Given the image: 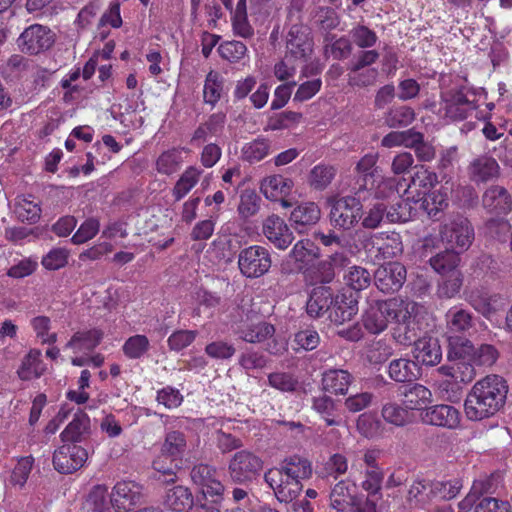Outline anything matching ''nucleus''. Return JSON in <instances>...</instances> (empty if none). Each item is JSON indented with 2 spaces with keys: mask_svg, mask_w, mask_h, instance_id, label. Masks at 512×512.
I'll list each match as a JSON object with an SVG mask.
<instances>
[{
  "mask_svg": "<svg viewBox=\"0 0 512 512\" xmlns=\"http://www.w3.org/2000/svg\"><path fill=\"white\" fill-rule=\"evenodd\" d=\"M508 385L498 375H488L477 381L467 394L464 411L472 421H481L494 416L506 402Z\"/></svg>",
  "mask_w": 512,
  "mask_h": 512,
  "instance_id": "1",
  "label": "nucleus"
},
{
  "mask_svg": "<svg viewBox=\"0 0 512 512\" xmlns=\"http://www.w3.org/2000/svg\"><path fill=\"white\" fill-rule=\"evenodd\" d=\"M312 475V466L308 459L293 455L285 458L279 467L268 469L264 481L273 490L280 502L289 503L296 499L303 489V480Z\"/></svg>",
  "mask_w": 512,
  "mask_h": 512,
  "instance_id": "2",
  "label": "nucleus"
},
{
  "mask_svg": "<svg viewBox=\"0 0 512 512\" xmlns=\"http://www.w3.org/2000/svg\"><path fill=\"white\" fill-rule=\"evenodd\" d=\"M302 3L292 0L287 8V33L285 45L287 54L296 59L306 61L313 53L314 42L311 30L302 23Z\"/></svg>",
  "mask_w": 512,
  "mask_h": 512,
  "instance_id": "3",
  "label": "nucleus"
},
{
  "mask_svg": "<svg viewBox=\"0 0 512 512\" xmlns=\"http://www.w3.org/2000/svg\"><path fill=\"white\" fill-rule=\"evenodd\" d=\"M407 312L405 300L392 298L371 304L362 316L364 328L371 334L383 332L394 318L404 320Z\"/></svg>",
  "mask_w": 512,
  "mask_h": 512,
  "instance_id": "4",
  "label": "nucleus"
},
{
  "mask_svg": "<svg viewBox=\"0 0 512 512\" xmlns=\"http://www.w3.org/2000/svg\"><path fill=\"white\" fill-rule=\"evenodd\" d=\"M478 108L476 93L467 88L452 89L442 94L441 111L453 121H462Z\"/></svg>",
  "mask_w": 512,
  "mask_h": 512,
  "instance_id": "5",
  "label": "nucleus"
},
{
  "mask_svg": "<svg viewBox=\"0 0 512 512\" xmlns=\"http://www.w3.org/2000/svg\"><path fill=\"white\" fill-rule=\"evenodd\" d=\"M240 273L248 279H258L267 274L272 265L270 251L261 245L243 248L238 254Z\"/></svg>",
  "mask_w": 512,
  "mask_h": 512,
  "instance_id": "6",
  "label": "nucleus"
},
{
  "mask_svg": "<svg viewBox=\"0 0 512 512\" xmlns=\"http://www.w3.org/2000/svg\"><path fill=\"white\" fill-rule=\"evenodd\" d=\"M440 237L447 248L465 251L474 240V229L467 218L456 216L442 225Z\"/></svg>",
  "mask_w": 512,
  "mask_h": 512,
  "instance_id": "7",
  "label": "nucleus"
},
{
  "mask_svg": "<svg viewBox=\"0 0 512 512\" xmlns=\"http://www.w3.org/2000/svg\"><path fill=\"white\" fill-rule=\"evenodd\" d=\"M263 468L260 457L248 450L236 452L228 464L229 478L233 483L245 484L251 482Z\"/></svg>",
  "mask_w": 512,
  "mask_h": 512,
  "instance_id": "8",
  "label": "nucleus"
},
{
  "mask_svg": "<svg viewBox=\"0 0 512 512\" xmlns=\"http://www.w3.org/2000/svg\"><path fill=\"white\" fill-rule=\"evenodd\" d=\"M143 500V487L135 481L117 482L110 494V504L115 512H129Z\"/></svg>",
  "mask_w": 512,
  "mask_h": 512,
  "instance_id": "9",
  "label": "nucleus"
},
{
  "mask_svg": "<svg viewBox=\"0 0 512 512\" xmlns=\"http://www.w3.org/2000/svg\"><path fill=\"white\" fill-rule=\"evenodd\" d=\"M362 204L351 196L336 198L331 201L330 219L334 226L350 229L361 218Z\"/></svg>",
  "mask_w": 512,
  "mask_h": 512,
  "instance_id": "10",
  "label": "nucleus"
},
{
  "mask_svg": "<svg viewBox=\"0 0 512 512\" xmlns=\"http://www.w3.org/2000/svg\"><path fill=\"white\" fill-rule=\"evenodd\" d=\"M17 42L22 52L36 55L53 45L54 34L46 26L33 24L21 33Z\"/></svg>",
  "mask_w": 512,
  "mask_h": 512,
  "instance_id": "11",
  "label": "nucleus"
},
{
  "mask_svg": "<svg viewBox=\"0 0 512 512\" xmlns=\"http://www.w3.org/2000/svg\"><path fill=\"white\" fill-rule=\"evenodd\" d=\"M88 459V452L77 444L65 443L55 450L54 468L62 474H70L80 469Z\"/></svg>",
  "mask_w": 512,
  "mask_h": 512,
  "instance_id": "12",
  "label": "nucleus"
},
{
  "mask_svg": "<svg viewBox=\"0 0 512 512\" xmlns=\"http://www.w3.org/2000/svg\"><path fill=\"white\" fill-rule=\"evenodd\" d=\"M406 274V268L403 264L388 262L378 267L375 271V285L384 293H394L403 286Z\"/></svg>",
  "mask_w": 512,
  "mask_h": 512,
  "instance_id": "13",
  "label": "nucleus"
},
{
  "mask_svg": "<svg viewBox=\"0 0 512 512\" xmlns=\"http://www.w3.org/2000/svg\"><path fill=\"white\" fill-rule=\"evenodd\" d=\"M438 183V176L423 165L415 166L410 183L404 190V195L414 203L423 200Z\"/></svg>",
  "mask_w": 512,
  "mask_h": 512,
  "instance_id": "14",
  "label": "nucleus"
},
{
  "mask_svg": "<svg viewBox=\"0 0 512 512\" xmlns=\"http://www.w3.org/2000/svg\"><path fill=\"white\" fill-rule=\"evenodd\" d=\"M420 418L424 424L448 429H454L460 423L459 411L447 404L425 407L420 413Z\"/></svg>",
  "mask_w": 512,
  "mask_h": 512,
  "instance_id": "15",
  "label": "nucleus"
},
{
  "mask_svg": "<svg viewBox=\"0 0 512 512\" xmlns=\"http://www.w3.org/2000/svg\"><path fill=\"white\" fill-rule=\"evenodd\" d=\"M262 232L280 250L287 249L294 240L292 231L278 215H270L263 221Z\"/></svg>",
  "mask_w": 512,
  "mask_h": 512,
  "instance_id": "16",
  "label": "nucleus"
},
{
  "mask_svg": "<svg viewBox=\"0 0 512 512\" xmlns=\"http://www.w3.org/2000/svg\"><path fill=\"white\" fill-rule=\"evenodd\" d=\"M500 166L496 159L489 155L473 158L467 166V175L475 184H482L498 178Z\"/></svg>",
  "mask_w": 512,
  "mask_h": 512,
  "instance_id": "17",
  "label": "nucleus"
},
{
  "mask_svg": "<svg viewBox=\"0 0 512 512\" xmlns=\"http://www.w3.org/2000/svg\"><path fill=\"white\" fill-rule=\"evenodd\" d=\"M192 481L202 487L204 494L221 496L225 490L224 485L217 478V470L207 464L195 465L191 470Z\"/></svg>",
  "mask_w": 512,
  "mask_h": 512,
  "instance_id": "18",
  "label": "nucleus"
},
{
  "mask_svg": "<svg viewBox=\"0 0 512 512\" xmlns=\"http://www.w3.org/2000/svg\"><path fill=\"white\" fill-rule=\"evenodd\" d=\"M413 361L418 365L435 366L441 362L442 350L437 339L420 338L414 342L412 348Z\"/></svg>",
  "mask_w": 512,
  "mask_h": 512,
  "instance_id": "19",
  "label": "nucleus"
},
{
  "mask_svg": "<svg viewBox=\"0 0 512 512\" xmlns=\"http://www.w3.org/2000/svg\"><path fill=\"white\" fill-rule=\"evenodd\" d=\"M482 205L491 214L506 215L512 210V198L503 186L492 185L483 193Z\"/></svg>",
  "mask_w": 512,
  "mask_h": 512,
  "instance_id": "20",
  "label": "nucleus"
},
{
  "mask_svg": "<svg viewBox=\"0 0 512 512\" xmlns=\"http://www.w3.org/2000/svg\"><path fill=\"white\" fill-rule=\"evenodd\" d=\"M321 211L314 202H304L295 207L290 214L291 226L299 234L307 232L320 220Z\"/></svg>",
  "mask_w": 512,
  "mask_h": 512,
  "instance_id": "21",
  "label": "nucleus"
},
{
  "mask_svg": "<svg viewBox=\"0 0 512 512\" xmlns=\"http://www.w3.org/2000/svg\"><path fill=\"white\" fill-rule=\"evenodd\" d=\"M447 333L450 335L466 334L475 325L473 313L462 305H454L445 314Z\"/></svg>",
  "mask_w": 512,
  "mask_h": 512,
  "instance_id": "22",
  "label": "nucleus"
},
{
  "mask_svg": "<svg viewBox=\"0 0 512 512\" xmlns=\"http://www.w3.org/2000/svg\"><path fill=\"white\" fill-rule=\"evenodd\" d=\"M358 301L356 295L352 292L340 293L334 296L333 303L329 311L331 322L340 325L349 321L357 314Z\"/></svg>",
  "mask_w": 512,
  "mask_h": 512,
  "instance_id": "23",
  "label": "nucleus"
},
{
  "mask_svg": "<svg viewBox=\"0 0 512 512\" xmlns=\"http://www.w3.org/2000/svg\"><path fill=\"white\" fill-rule=\"evenodd\" d=\"M468 303L475 311L487 319L506 307V300L499 294L488 295L481 291H472L467 297Z\"/></svg>",
  "mask_w": 512,
  "mask_h": 512,
  "instance_id": "24",
  "label": "nucleus"
},
{
  "mask_svg": "<svg viewBox=\"0 0 512 512\" xmlns=\"http://www.w3.org/2000/svg\"><path fill=\"white\" fill-rule=\"evenodd\" d=\"M387 373L397 383L412 382L420 377L421 367L413 359L400 357L390 361Z\"/></svg>",
  "mask_w": 512,
  "mask_h": 512,
  "instance_id": "25",
  "label": "nucleus"
},
{
  "mask_svg": "<svg viewBox=\"0 0 512 512\" xmlns=\"http://www.w3.org/2000/svg\"><path fill=\"white\" fill-rule=\"evenodd\" d=\"M401 402L408 409L423 410L424 406L432 402V392L426 386L420 383H414L409 386H405L400 390Z\"/></svg>",
  "mask_w": 512,
  "mask_h": 512,
  "instance_id": "26",
  "label": "nucleus"
},
{
  "mask_svg": "<svg viewBox=\"0 0 512 512\" xmlns=\"http://www.w3.org/2000/svg\"><path fill=\"white\" fill-rule=\"evenodd\" d=\"M405 305H407L408 314L404 320L400 318L393 319L395 326L392 329V337L398 344L407 346L412 343L414 344L417 337L414 324L411 322V317L415 312L417 304L415 302L405 300Z\"/></svg>",
  "mask_w": 512,
  "mask_h": 512,
  "instance_id": "27",
  "label": "nucleus"
},
{
  "mask_svg": "<svg viewBox=\"0 0 512 512\" xmlns=\"http://www.w3.org/2000/svg\"><path fill=\"white\" fill-rule=\"evenodd\" d=\"M90 433V418L86 413L79 411L62 431L60 437L64 443L77 444L86 440Z\"/></svg>",
  "mask_w": 512,
  "mask_h": 512,
  "instance_id": "28",
  "label": "nucleus"
},
{
  "mask_svg": "<svg viewBox=\"0 0 512 512\" xmlns=\"http://www.w3.org/2000/svg\"><path fill=\"white\" fill-rule=\"evenodd\" d=\"M311 407L328 426H339L341 424L338 403L326 393L313 396Z\"/></svg>",
  "mask_w": 512,
  "mask_h": 512,
  "instance_id": "29",
  "label": "nucleus"
},
{
  "mask_svg": "<svg viewBox=\"0 0 512 512\" xmlns=\"http://www.w3.org/2000/svg\"><path fill=\"white\" fill-rule=\"evenodd\" d=\"M353 382V376L343 369H329L322 375V388L324 392L335 395H345Z\"/></svg>",
  "mask_w": 512,
  "mask_h": 512,
  "instance_id": "30",
  "label": "nucleus"
},
{
  "mask_svg": "<svg viewBox=\"0 0 512 512\" xmlns=\"http://www.w3.org/2000/svg\"><path fill=\"white\" fill-rule=\"evenodd\" d=\"M42 353L38 349H31L22 359L17 369L18 377L23 381H30L40 378L46 371V365L42 358Z\"/></svg>",
  "mask_w": 512,
  "mask_h": 512,
  "instance_id": "31",
  "label": "nucleus"
},
{
  "mask_svg": "<svg viewBox=\"0 0 512 512\" xmlns=\"http://www.w3.org/2000/svg\"><path fill=\"white\" fill-rule=\"evenodd\" d=\"M333 299L334 296L329 287L313 288L306 305L307 313L314 318L321 317L326 312L329 313Z\"/></svg>",
  "mask_w": 512,
  "mask_h": 512,
  "instance_id": "32",
  "label": "nucleus"
},
{
  "mask_svg": "<svg viewBox=\"0 0 512 512\" xmlns=\"http://www.w3.org/2000/svg\"><path fill=\"white\" fill-rule=\"evenodd\" d=\"M373 245L377 246L378 252L383 259L395 258L402 254L403 244L399 233L381 232L373 235Z\"/></svg>",
  "mask_w": 512,
  "mask_h": 512,
  "instance_id": "33",
  "label": "nucleus"
},
{
  "mask_svg": "<svg viewBox=\"0 0 512 512\" xmlns=\"http://www.w3.org/2000/svg\"><path fill=\"white\" fill-rule=\"evenodd\" d=\"M293 181L282 175H271L264 178L260 189L263 195L270 200L277 201L288 196L292 190Z\"/></svg>",
  "mask_w": 512,
  "mask_h": 512,
  "instance_id": "34",
  "label": "nucleus"
},
{
  "mask_svg": "<svg viewBox=\"0 0 512 512\" xmlns=\"http://www.w3.org/2000/svg\"><path fill=\"white\" fill-rule=\"evenodd\" d=\"M356 486L346 481L338 482L330 493V505L337 512H348L357 499Z\"/></svg>",
  "mask_w": 512,
  "mask_h": 512,
  "instance_id": "35",
  "label": "nucleus"
},
{
  "mask_svg": "<svg viewBox=\"0 0 512 512\" xmlns=\"http://www.w3.org/2000/svg\"><path fill=\"white\" fill-rule=\"evenodd\" d=\"M437 372L464 384L472 382L477 375L475 364L472 360H458L452 365L440 366Z\"/></svg>",
  "mask_w": 512,
  "mask_h": 512,
  "instance_id": "36",
  "label": "nucleus"
},
{
  "mask_svg": "<svg viewBox=\"0 0 512 512\" xmlns=\"http://www.w3.org/2000/svg\"><path fill=\"white\" fill-rule=\"evenodd\" d=\"M193 495L187 487L175 486L167 491L164 505L174 512H189L193 507Z\"/></svg>",
  "mask_w": 512,
  "mask_h": 512,
  "instance_id": "37",
  "label": "nucleus"
},
{
  "mask_svg": "<svg viewBox=\"0 0 512 512\" xmlns=\"http://www.w3.org/2000/svg\"><path fill=\"white\" fill-rule=\"evenodd\" d=\"M271 141L263 136L245 143L241 148V158L250 164L260 162L271 152Z\"/></svg>",
  "mask_w": 512,
  "mask_h": 512,
  "instance_id": "38",
  "label": "nucleus"
},
{
  "mask_svg": "<svg viewBox=\"0 0 512 512\" xmlns=\"http://www.w3.org/2000/svg\"><path fill=\"white\" fill-rule=\"evenodd\" d=\"M238 333L245 342L259 343L273 336L275 328L265 321H257L244 324Z\"/></svg>",
  "mask_w": 512,
  "mask_h": 512,
  "instance_id": "39",
  "label": "nucleus"
},
{
  "mask_svg": "<svg viewBox=\"0 0 512 512\" xmlns=\"http://www.w3.org/2000/svg\"><path fill=\"white\" fill-rule=\"evenodd\" d=\"M102 338L103 332L96 328L78 331L67 342L66 347L74 350V352L91 351L99 345Z\"/></svg>",
  "mask_w": 512,
  "mask_h": 512,
  "instance_id": "40",
  "label": "nucleus"
},
{
  "mask_svg": "<svg viewBox=\"0 0 512 512\" xmlns=\"http://www.w3.org/2000/svg\"><path fill=\"white\" fill-rule=\"evenodd\" d=\"M381 416L383 419L394 426L403 427L413 420V415L403 404L396 402H387L382 406Z\"/></svg>",
  "mask_w": 512,
  "mask_h": 512,
  "instance_id": "41",
  "label": "nucleus"
},
{
  "mask_svg": "<svg viewBox=\"0 0 512 512\" xmlns=\"http://www.w3.org/2000/svg\"><path fill=\"white\" fill-rule=\"evenodd\" d=\"M474 350L475 348L469 339L458 335L448 337L447 357L450 361L472 360Z\"/></svg>",
  "mask_w": 512,
  "mask_h": 512,
  "instance_id": "42",
  "label": "nucleus"
},
{
  "mask_svg": "<svg viewBox=\"0 0 512 512\" xmlns=\"http://www.w3.org/2000/svg\"><path fill=\"white\" fill-rule=\"evenodd\" d=\"M202 172L203 171L200 168L195 166H189L186 168L172 190V194L176 201H180L196 186Z\"/></svg>",
  "mask_w": 512,
  "mask_h": 512,
  "instance_id": "43",
  "label": "nucleus"
},
{
  "mask_svg": "<svg viewBox=\"0 0 512 512\" xmlns=\"http://www.w3.org/2000/svg\"><path fill=\"white\" fill-rule=\"evenodd\" d=\"M459 262L460 257L458 253H456L454 250L450 248H447L445 251L436 254L429 260L431 267L441 275H446L453 273L454 271H459L457 269Z\"/></svg>",
  "mask_w": 512,
  "mask_h": 512,
  "instance_id": "44",
  "label": "nucleus"
},
{
  "mask_svg": "<svg viewBox=\"0 0 512 512\" xmlns=\"http://www.w3.org/2000/svg\"><path fill=\"white\" fill-rule=\"evenodd\" d=\"M224 88V78L216 71L211 70L205 78L203 99L206 104L215 106L221 99Z\"/></svg>",
  "mask_w": 512,
  "mask_h": 512,
  "instance_id": "45",
  "label": "nucleus"
},
{
  "mask_svg": "<svg viewBox=\"0 0 512 512\" xmlns=\"http://www.w3.org/2000/svg\"><path fill=\"white\" fill-rule=\"evenodd\" d=\"M357 431L364 437L373 439L379 437L383 432L381 420L375 413H362L356 422Z\"/></svg>",
  "mask_w": 512,
  "mask_h": 512,
  "instance_id": "46",
  "label": "nucleus"
},
{
  "mask_svg": "<svg viewBox=\"0 0 512 512\" xmlns=\"http://www.w3.org/2000/svg\"><path fill=\"white\" fill-rule=\"evenodd\" d=\"M462 486L460 479L430 482V493L432 499L451 500L459 494Z\"/></svg>",
  "mask_w": 512,
  "mask_h": 512,
  "instance_id": "47",
  "label": "nucleus"
},
{
  "mask_svg": "<svg viewBox=\"0 0 512 512\" xmlns=\"http://www.w3.org/2000/svg\"><path fill=\"white\" fill-rule=\"evenodd\" d=\"M186 447L187 441L184 433L173 430L166 434L161 451L163 455L176 458L184 453Z\"/></svg>",
  "mask_w": 512,
  "mask_h": 512,
  "instance_id": "48",
  "label": "nucleus"
},
{
  "mask_svg": "<svg viewBox=\"0 0 512 512\" xmlns=\"http://www.w3.org/2000/svg\"><path fill=\"white\" fill-rule=\"evenodd\" d=\"M182 164V157L178 150L164 151L156 161V170L160 174L172 175L176 173Z\"/></svg>",
  "mask_w": 512,
  "mask_h": 512,
  "instance_id": "49",
  "label": "nucleus"
},
{
  "mask_svg": "<svg viewBox=\"0 0 512 512\" xmlns=\"http://www.w3.org/2000/svg\"><path fill=\"white\" fill-rule=\"evenodd\" d=\"M261 198L252 189H245L240 195L238 213L241 218L248 219L256 215L260 209Z\"/></svg>",
  "mask_w": 512,
  "mask_h": 512,
  "instance_id": "50",
  "label": "nucleus"
},
{
  "mask_svg": "<svg viewBox=\"0 0 512 512\" xmlns=\"http://www.w3.org/2000/svg\"><path fill=\"white\" fill-rule=\"evenodd\" d=\"M302 119V114L294 111H284L269 117L264 131H277L298 124Z\"/></svg>",
  "mask_w": 512,
  "mask_h": 512,
  "instance_id": "51",
  "label": "nucleus"
},
{
  "mask_svg": "<svg viewBox=\"0 0 512 512\" xmlns=\"http://www.w3.org/2000/svg\"><path fill=\"white\" fill-rule=\"evenodd\" d=\"M348 84L352 87L366 88L373 86L378 79L377 68H361V70H348Z\"/></svg>",
  "mask_w": 512,
  "mask_h": 512,
  "instance_id": "52",
  "label": "nucleus"
},
{
  "mask_svg": "<svg viewBox=\"0 0 512 512\" xmlns=\"http://www.w3.org/2000/svg\"><path fill=\"white\" fill-rule=\"evenodd\" d=\"M445 278L438 286V296L440 298L451 299L459 292L463 284V275L460 271L444 275Z\"/></svg>",
  "mask_w": 512,
  "mask_h": 512,
  "instance_id": "53",
  "label": "nucleus"
},
{
  "mask_svg": "<svg viewBox=\"0 0 512 512\" xmlns=\"http://www.w3.org/2000/svg\"><path fill=\"white\" fill-rule=\"evenodd\" d=\"M122 349L129 359H139L150 349V341L145 335L137 334L129 337Z\"/></svg>",
  "mask_w": 512,
  "mask_h": 512,
  "instance_id": "54",
  "label": "nucleus"
},
{
  "mask_svg": "<svg viewBox=\"0 0 512 512\" xmlns=\"http://www.w3.org/2000/svg\"><path fill=\"white\" fill-rule=\"evenodd\" d=\"M16 213L21 221L36 223L41 216L40 204L30 198L21 197L16 204Z\"/></svg>",
  "mask_w": 512,
  "mask_h": 512,
  "instance_id": "55",
  "label": "nucleus"
},
{
  "mask_svg": "<svg viewBox=\"0 0 512 512\" xmlns=\"http://www.w3.org/2000/svg\"><path fill=\"white\" fill-rule=\"evenodd\" d=\"M290 256L300 263H308L319 256V249L309 239L299 240L290 251Z\"/></svg>",
  "mask_w": 512,
  "mask_h": 512,
  "instance_id": "56",
  "label": "nucleus"
},
{
  "mask_svg": "<svg viewBox=\"0 0 512 512\" xmlns=\"http://www.w3.org/2000/svg\"><path fill=\"white\" fill-rule=\"evenodd\" d=\"M415 119V112L411 107L399 106L389 110L385 122L389 127H405Z\"/></svg>",
  "mask_w": 512,
  "mask_h": 512,
  "instance_id": "57",
  "label": "nucleus"
},
{
  "mask_svg": "<svg viewBox=\"0 0 512 512\" xmlns=\"http://www.w3.org/2000/svg\"><path fill=\"white\" fill-rule=\"evenodd\" d=\"M349 35L354 44L361 49L372 48L378 41L377 34L365 25L357 24L350 31Z\"/></svg>",
  "mask_w": 512,
  "mask_h": 512,
  "instance_id": "58",
  "label": "nucleus"
},
{
  "mask_svg": "<svg viewBox=\"0 0 512 512\" xmlns=\"http://www.w3.org/2000/svg\"><path fill=\"white\" fill-rule=\"evenodd\" d=\"M345 283L354 291H361L371 283V274L360 266H353L344 276Z\"/></svg>",
  "mask_w": 512,
  "mask_h": 512,
  "instance_id": "59",
  "label": "nucleus"
},
{
  "mask_svg": "<svg viewBox=\"0 0 512 512\" xmlns=\"http://www.w3.org/2000/svg\"><path fill=\"white\" fill-rule=\"evenodd\" d=\"M334 176L333 167L317 165L310 171L309 184L316 190H323L331 183Z\"/></svg>",
  "mask_w": 512,
  "mask_h": 512,
  "instance_id": "60",
  "label": "nucleus"
},
{
  "mask_svg": "<svg viewBox=\"0 0 512 512\" xmlns=\"http://www.w3.org/2000/svg\"><path fill=\"white\" fill-rule=\"evenodd\" d=\"M108 490L104 485L93 487L87 498V506L92 512H110V504L107 501Z\"/></svg>",
  "mask_w": 512,
  "mask_h": 512,
  "instance_id": "61",
  "label": "nucleus"
},
{
  "mask_svg": "<svg viewBox=\"0 0 512 512\" xmlns=\"http://www.w3.org/2000/svg\"><path fill=\"white\" fill-rule=\"evenodd\" d=\"M198 336L196 330H176L167 339L171 351L180 352L190 346Z\"/></svg>",
  "mask_w": 512,
  "mask_h": 512,
  "instance_id": "62",
  "label": "nucleus"
},
{
  "mask_svg": "<svg viewBox=\"0 0 512 512\" xmlns=\"http://www.w3.org/2000/svg\"><path fill=\"white\" fill-rule=\"evenodd\" d=\"M205 353L215 360H229L235 355L236 348L232 343L216 340L206 345Z\"/></svg>",
  "mask_w": 512,
  "mask_h": 512,
  "instance_id": "63",
  "label": "nucleus"
},
{
  "mask_svg": "<svg viewBox=\"0 0 512 512\" xmlns=\"http://www.w3.org/2000/svg\"><path fill=\"white\" fill-rule=\"evenodd\" d=\"M100 229V223L96 218L86 219L71 238V242L75 245L83 244L93 239Z\"/></svg>",
  "mask_w": 512,
  "mask_h": 512,
  "instance_id": "64",
  "label": "nucleus"
}]
</instances>
